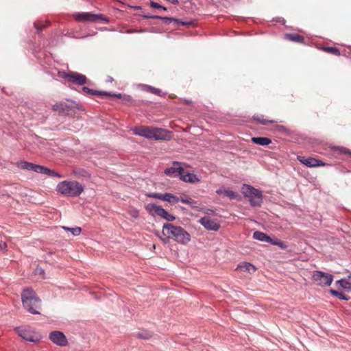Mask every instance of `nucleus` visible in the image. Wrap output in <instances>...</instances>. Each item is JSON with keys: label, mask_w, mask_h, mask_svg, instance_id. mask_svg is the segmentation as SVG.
Wrapping results in <instances>:
<instances>
[{"label": "nucleus", "mask_w": 351, "mask_h": 351, "mask_svg": "<svg viewBox=\"0 0 351 351\" xmlns=\"http://www.w3.org/2000/svg\"><path fill=\"white\" fill-rule=\"evenodd\" d=\"M323 50L327 53L334 54L335 56H340V51L339 49L332 47H324Z\"/></svg>", "instance_id": "cd10ccee"}, {"label": "nucleus", "mask_w": 351, "mask_h": 351, "mask_svg": "<svg viewBox=\"0 0 351 351\" xmlns=\"http://www.w3.org/2000/svg\"><path fill=\"white\" fill-rule=\"evenodd\" d=\"M82 90L85 93L89 94V95H93L104 96V95H108V92L94 90L88 87H83Z\"/></svg>", "instance_id": "5701e85b"}, {"label": "nucleus", "mask_w": 351, "mask_h": 351, "mask_svg": "<svg viewBox=\"0 0 351 351\" xmlns=\"http://www.w3.org/2000/svg\"><path fill=\"white\" fill-rule=\"evenodd\" d=\"M199 222L207 230L217 231L219 229L220 225L209 217H204L199 219Z\"/></svg>", "instance_id": "f8f14e48"}, {"label": "nucleus", "mask_w": 351, "mask_h": 351, "mask_svg": "<svg viewBox=\"0 0 351 351\" xmlns=\"http://www.w3.org/2000/svg\"><path fill=\"white\" fill-rule=\"evenodd\" d=\"M135 135L143 136L148 139L165 140L167 138L168 132L162 128L139 126L132 129Z\"/></svg>", "instance_id": "7ed1b4c3"}, {"label": "nucleus", "mask_w": 351, "mask_h": 351, "mask_svg": "<svg viewBox=\"0 0 351 351\" xmlns=\"http://www.w3.org/2000/svg\"><path fill=\"white\" fill-rule=\"evenodd\" d=\"M237 270L252 274L256 271V268L250 263H243L237 266Z\"/></svg>", "instance_id": "a211bd4d"}, {"label": "nucleus", "mask_w": 351, "mask_h": 351, "mask_svg": "<svg viewBox=\"0 0 351 351\" xmlns=\"http://www.w3.org/2000/svg\"><path fill=\"white\" fill-rule=\"evenodd\" d=\"M285 38L289 41L298 43H302L304 40V37L298 34H287L285 35Z\"/></svg>", "instance_id": "412c9836"}, {"label": "nucleus", "mask_w": 351, "mask_h": 351, "mask_svg": "<svg viewBox=\"0 0 351 351\" xmlns=\"http://www.w3.org/2000/svg\"><path fill=\"white\" fill-rule=\"evenodd\" d=\"M108 82H112V78L111 77H108Z\"/></svg>", "instance_id": "c03bdc74"}, {"label": "nucleus", "mask_w": 351, "mask_h": 351, "mask_svg": "<svg viewBox=\"0 0 351 351\" xmlns=\"http://www.w3.org/2000/svg\"><path fill=\"white\" fill-rule=\"evenodd\" d=\"M58 75L60 77L66 79L67 81H69V73H66L65 71H58Z\"/></svg>", "instance_id": "c9c22d12"}, {"label": "nucleus", "mask_w": 351, "mask_h": 351, "mask_svg": "<svg viewBox=\"0 0 351 351\" xmlns=\"http://www.w3.org/2000/svg\"><path fill=\"white\" fill-rule=\"evenodd\" d=\"M128 213L133 218H138L139 216L138 210L135 208H132L129 210Z\"/></svg>", "instance_id": "72a5a7b5"}, {"label": "nucleus", "mask_w": 351, "mask_h": 351, "mask_svg": "<svg viewBox=\"0 0 351 351\" xmlns=\"http://www.w3.org/2000/svg\"><path fill=\"white\" fill-rule=\"evenodd\" d=\"M330 293H332V295L336 296L339 299L345 300H348L349 299L348 296H346L343 293L339 292L337 291L330 290Z\"/></svg>", "instance_id": "2f4dec72"}, {"label": "nucleus", "mask_w": 351, "mask_h": 351, "mask_svg": "<svg viewBox=\"0 0 351 351\" xmlns=\"http://www.w3.org/2000/svg\"><path fill=\"white\" fill-rule=\"evenodd\" d=\"M105 96L106 97H114L122 99L123 95H122L121 93L111 94V93H108V95H105Z\"/></svg>", "instance_id": "a19ab883"}, {"label": "nucleus", "mask_w": 351, "mask_h": 351, "mask_svg": "<svg viewBox=\"0 0 351 351\" xmlns=\"http://www.w3.org/2000/svg\"><path fill=\"white\" fill-rule=\"evenodd\" d=\"M75 84L78 85H84L87 82V78L85 75L75 73V72H69V81Z\"/></svg>", "instance_id": "2eb2a0df"}, {"label": "nucleus", "mask_w": 351, "mask_h": 351, "mask_svg": "<svg viewBox=\"0 0 351 351\" xmlns=\"http://www.w3.org/2000/svg\"><path fill=\"white\" fill-rule=\"evenodd\" d=\"M24 308L32 314H39L41 301L36 297L35 292L30 288L25 289L21 294Z\"/></svg>", "instance_id": "f03ea898"}, {"label": "nucleus", "mask_w": 351, "mask_h": 351, "mask_svg": "<svg viewBox=\"0 0 351 351\" xmlns=\"http://www.w3.org/2000/svg\"><path fill=\"white\" fill-rule=\"evenodd\" d=\"M35 27L38 29V31H41L43 28H45V25L42 23H36L34 24Z\"/></svg>", "instance_id": "ea45409f"}, {"label": "nucleus", "mask_w": 351, "mask_h": 351, "mask_svg": "<svg viewBox=\"0 0 351 351\" xmlns=\"http://www.w3.org/2000/svg\"><path fill=\"white\" fill-rule=\"evenodd\" d=\"M18 335L23 339L31 342H38L40 335L29 327H21L16 328Z\"/></svg>", "instance_id": "1a4fd4ad"}, {"label": "nucleus", "mask_w": 351, "mask_h": 351, "mask_svg": "<svg viewBox=\"0 0 351 351\" xmlns=\"http://www.w3.org/2000/svg\"><path fill=\"white\" fill-rule=\"evenodd\" d=\"M254 119L263 125H267L268 123H273L275 122L273 120L265 119L261 118L259 116H254Z\"/></svg>", "instance_id": "c756f323"}, {"label": "nucleus", "mask_w": 351, "mask_h": 351, "mask_svg": "<svg viewBox=\"0 0 351 351\" xmlns=\"http://www.w3.org/2000/svg\"><path fill=\"white\" fill-rule=\"evenodd\" d=\"M335 149L337 151H339V152L340 154H346V155H348V156H350L351 155V152L346 148V147H335Z\"/></svg>", "instance_id": "473e14b6"}, {"label": "nucleus", "mask_w": 351, "mask_h": 351, "mask_svg": "<svg viewBox=\"0 0 351 351\" xmlns=\"http://www.w3.org/2000/svg\"><path fill=\"white\" fill-rule=\"evenodd\" d=\"M179 201L182 202L184 204H189V205H193V204H195V202L192 198L187 196L186 195H181L179 197Z\"/></svg>", "instance_id": "bb28decb"}, {"label": "nucleus", "mask_w": 351, "mask_h": 351, "mask_svg": "<svg viewBox=\"0 0 351 351\" xmlns=\"http://www.w3.org/2000/svg\"><path fill=\"white\" fill-rule=\"evenodd\" d=\"M53 111L58 112L59 114H68L71 108L65 102H59L52 106Z\"/></svg>", "instance_id": "f3484780"}, {"label": "nucleus", "mask_w": 351, "mask_h": 351, "mask_svg": "<svg viewBox=\"0 0 351 351\" xmlns=\"http://www.w3.org/2000/svg\"><path fill=\"white\" fill-rule=\"evenodd\" d=\"M122 99L125 103H130L132 100L131 96L126 95H124Z\"/></svg>", "instance_id": "79ce46f5"}, {"label": "nucleus", "mask_w": 351, "mask_h": 351, "mask_svg": "<svg viewBox=\"0 0 351 351\" xmlns=\"http://www.w3.org/2000/svg\"><path fill=\"white\" fill-rule=\"evenodd\" d=\"M16 166L21 169H26L29 171H32L34 172L48 175L49 176H56L58 178H62V176H60L59 173H56V171L38 165H36L32 162H29L27 161H19L16 163Z\"/></svg>", "instance_id": "39448f33"}, {"label": "nucleus", "mask_w": 351, "mask_h": 351, "mask_svg": "<svg viewBox=\"0 0 351 351\" xmlns=\"http://www.w3.org/2000/svg\"><path fill=\"white\" fill-rule=\"evenodd\" d=\"M145 209L151 215H158L168 221H172L175 220V217L169 214L166 210L160 206H157L154 204H148L145 206Z\"/></svg>", "instance_id": "6e6552de"}, {"label": "nucleus", "mask_w": 351, "mask_h": 351, "mask_svg": "<svg viewBox=\"0 0 351 351\" xmlns=\"http://www.w3.org/2000/svg\"><path fill=\"white\" fill-rule=\"evenodd\" d=\"M297 159L308 167H316L325 165L322 160L313 158H305L304 156H298Z\"/></svg>", "instance_id": "ddd939ff"}, {"label": "nucleus", "mask_w": 351, "mask_h": 351, "mask_svg": "<svg viewBox=\"0 0 351 351\" xmlns=\"http://www.w3.org/2000/svg\"><path fill=\"white\" fill-rule=\"evenodd\" d=\"M153 333L148 330H143L137 333V337L143 339H149L152 338Z\"/></svg>", "instance_id": "a878e982"}, {"label": "nucleus", "mask_w": 351, "mask_h": 351, "mask_svg": "<svg viewBox=\"0 0 351 351\" xmlns=\"http://www.w3.org/2000/svg\"><path fill=\"white\" fill-rule=\"evenodd\" d=\"M253 238L256 240L265 241V242H267V243H271L274 245H278V246L282 247L283 243L282 242H280V241L279 242H273L272 239L269 236H267L266 234H265L262 232H260V231L254 232L253 234Z\"/></svg>", "instance_id": "dca6fc26"}, {"label": "nucleus", "mask_w": 351, "mask_h": 351, "mask_svg": "<svg viewBox=\"0 0 351 351\" xmlns=\"http://www.w3.org/2000/svg\"><path fill=\"white\" fill-rule=\"evenodd\" d=\"M181 165V162H173V167L166 169L165 173L169 176H181L184 173V168Z\"/></svg>", "instance_id": "4468645a"}, {"label": "nucleus", "mask_w": 351, "mask_h": 351, "mask_svg": "<svg viewBox=\"0 0 351 351\" xmlns=\"http://www.w3.org/2000/svg\"><path fill=\"white\" fill-rule=\"evenodd\" d=\"M312 278L318 285L322 287L329 286L333 280L332 275L321 271H315Z\"/></svg>", "instance_id": "9d476101"}, {"label": "nucleus", "mask_w": 351, "mask_h": 351, "mask_svg": "<svg viewBox=\"0 0 351 351\" xmlns=\"http://www.w3.org/2000/svg\"><path fill=\"white\" fill-rule=\"evenodd\" d=\"M73 173L77 177H79V176L86 177L88 176V173H87V171L84 169L80 170L78 171H74Z\"/></svg>", "instance_id": "f704fd0d"}, {"label": "nucleus", "mask_w": 351, "mask_h": 351, "mask_svg": "<svg viewBox=\"0 0 351 351\" xmlns=\"http://www.w3.org/2000/svg\"><path fill=\"white\" fill-rule=\"evenodd\" d=\"M150 5L151 7L154 8H156V9H162L164 10H166V8L162 5H160V4H158V3L156 2H154V1H152L150 3Z\"/></svg>", "instance_id": "4c0bfd02"}, {"label": "nucleus", "mask_w": 351, "mask_h": 351, "mask_svg": "<svg viewBox=\"0 0 351 351\" xmlns=\"http://www.w3.org/2000/svg\"><path fill=\"white\" fill-rule=\"evenodd\" d=\"M252 141L257 145H267L271 143V140L267 137H252Z\"/></svg>", "instance_id": "4be33fe9"}, {"label": "nucleus", "mask_w": 351, "mask_h": 351, "mask_svg": "<svg viewBox=\"0 0 351 351\" xmlns=\"http://www.w3.org/2000/svg\"><path fill=\"white\" fill-rule=\"evenodd\" d=\"M62 228L67 231H70L74 236L79 235L82 232V229L80 227L68 228L63 226Z\"/></svg>", "instance_id": "c85d7f7f"}, {"label": "nucleus", "mask_w": 351, "mask_h": 351, "mask_svg": "<svg viewBox=\"0 0 351 351\" xmlns=\"http://www.w3.org/2000/svg\"><path fill=\"white\" fill-rule=\"evenodd\" d=\"M58 193L69 197H77L84 191V186L77 181L64 180L56 187Z\"/></svg>", "instance_id": "20e7f679"}, {"label": "nucleus", "mask_w": 351, "mask_h": 351, "mask_svg": "<svg viewBox=\"0 0 351 351\" xmlns=\"http://www.w3.org/2000/svg\"><path fill=\"white\" fill-rule=\"evenodd\" d=\"M241 192L245 197H247L251 206H259L263 202L262 192L250 185L244 184Z\"/></svg>", "instance_id": "423d86ee"}, {"label": "nucleus", "mask_w": 351, "mask_h": 351, "mask_svg": "<svg viewBox=\"0 0 351 351\" xmlns=\"http://www.w3.org/2000/svg\"><path fill=\"white\" fill-rule=\"evenodd\" d=\"M148 90L150 93L158 95H160V94L161 93V90L160 89L154 88V87H152V86H149Z\"/></svg>", "instance_id": "e433bc0d"}, {"label": "nucleus", "mask_w": 351, "mask_h": 351, "mask_svg": "<svg viewBox=\"0 0 351 351\" xmlns=\"http://www.w3.org/2000/svg\"><path fill=\"white\" fill-rule=\"evenodd\" d=\"M73 17L78 22L95 23L101 21L105 23H108V19L103 15L95 14L90 12L75 13L73 14Z\"/></svg>", "instance_id": "0eeeda50"}, {"label": "nucleus", "mask_w": 351, "mask_h": 351, "mask_svg": "<svg viewBox=\"0 0 351 351\" xmlns=\"http://www.w3.org/2000/svg\"><path fill=\"white\" fill-rule=\"evenodd\" d=\"M156 234L163 241L167 243L169 239H173L178 243L183 244L187 243L190 241V234L180 226H176L171 223H165L162 228V234L164 238L159 235L158 232Z\"/></svg>", "instance_id": "f257e3e1"}, {"label": "nucleus", "mask_w": 351, "mask_h": 351, "mask_svg": "<svg viewBox=\"0 0 351 351\" xmlns=\"http://www.w3.org/2000/svg\"><path fill=\"white\" fill-rule=\"evenodd\" d=\"M162 200L175 204L179 202V197L171 193H165L162 195Z\"/></svg>", "instance_id": "b1692460"}, {"label": "nucleus", "mask_w": 351, "mask_h": 351, "mask_svg": "<svg viewBox=\"0 0 351 351\" xmlns=\"http://www.w3.org/2000/svg\"><path fill=\"white\" fill-rule=\"evenodd\" d=\"M145 18L160 19L162 20L165 24H169L172 21H175L176 23L182 24V25H186L189 24V23L182 22L178 19H175L173 18H170V17H161V16H145Z\"/></svg>", "instance_id": "aec40b11"}, {"label": "nucleus", "mask_w": 351, "mask_h": 351, "mask_svg": "<svg viewBox=\"0 0 351 351\" xmlns=\"http://www.w3.org/2000/svg\"><path fill=\"white\" fill-rule=\"evenodd\" d=\"M6 247V244H5V243H3L2 245H0V247H1V249L4 248V247Z\"/></svg>", "instance_id": "37998d69"}, {"label": "nucleus", "mask_w": 351, "mask_h": 351, "mask_svg": "<svg viewBox=\"0 0 351 351\" xmlns=\"http://www.w3.org/2000/svg\"><path fill=\"white\" fill-rule=\"evenodd\" d=\"M337 283L339 284L343 289L351 290V282H349L346 280L341 279L337 280Z\"/></svg>", "instance_id": "7c9ffc66"}, {"label": "nucleus", "mask_w": 351, "mask_h": 351, "mask_svg": "<svg viewBox=\"0 0 351 351\" xmlns=\"http://www.w3.org/2000/svg\"><path fill=\"white\" fill-rule=\"evenodd\" d=\"M218 194H223L227 197H228L230 199H236L237 197V195L231 190H226V189H220L217 191Z\"/></svg>", "instance_id": "393cba45"}, {"label": "nucleus", "mask_w": 351, "mask_h": 351, "mask_svg": "<svg viewBox=\"0 0 351 351\" xmlns=\"http://www.w3.org/2000/svg\"><path fill=\"white\" fill-rule=\"evenodd\" d=\"M180 179L186 182L197 183L200 182V179L195 174L191 173H184L180 176Z\"/></svg>", "instance_id": "6ab92c4d"}, {"label": "nucleus", "mask_w": 351, "mask_h": 351, "mask_svg": "<svg viewBox=\"0 0 351 351\" xmlns=\"http://www.w3.org/2000/svg\"><path fill=\"white\" fill-rule=\"evenodd\" d=\"M49 339L55 344L59 346H66L68 341L63 332L58 330L53 331L49 333Z\"/></svg>", "instance_id": "9b49d317"}, {"label": "nucleus", "mask_w": 351, "mask_h": 351, "mask_svg": "<svg viewBox=\"0 0 351 351\" xmlns=\"http://www.w3.org/2000/svg\"><path fill=\"white\" fill-rule=\"evenodd\" d=\"M162 195L163 194H160V193H150L148 195V196L162 200Z\"/></svg>", "instance_id": "58836bf2"}]
</instances>
